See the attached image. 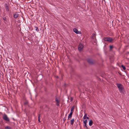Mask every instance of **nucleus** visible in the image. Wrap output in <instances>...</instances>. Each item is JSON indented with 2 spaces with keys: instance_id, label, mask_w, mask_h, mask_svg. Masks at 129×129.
<instances>
[{
  "instance_id": "8",
  "label": "nucleus",
  "mask_w": 129,
  "mask_h": 129,
  "mask_svg": "<svg viewBox=\"0 0 129 129\" xmlns=\"http://www.w3.org/2000/svg\"><path fill=\"white\" fill-rule=\"evenodd\" d=\"M55 101L56 102V105L57 106H59L60 104V101L57 99V98H56Z\"/></svg>"
},
{
  "instance_id": "5",
  "label": "nucleus",
  "mask_w": 129,
  "mask_h": 129,
  "mask_svg": "<svg viewBox=\"0 0 129 129\" xmlns=\"http://www.w3.org/2000/svg\"><path fill=\"white\" fill-rule=\"evenodd\" d=\"M9 4L7 3H5L4 5V7L5 8L6 11L7 12H8L9 11Z\"/></svg>"
},
{
  "instance_id": "18",
  "label": "nucleus",
  "mask_w": 129,
  "mask_h": 129,
  "mask_svg": "<svg viewBox=\"0 0 129 129\" xmlns=\"http://www.w3.org/2000/svg\"><path fill=\"white\" fill-rule=\"evenodd\" d=\"M110 50L112 49L113 48V45H110Z\"/></svg>"
},
{
  "instance_id": "13",
  "label": "nucleus",
  "mask_w": 129,
  "mask_h": 129,
  "mask_svg": "<svg viewBox=\"0 0 129 129\" xmlns=\"http://www.w3.org/2000/svg\"><path fill=\"white\" fill-rule=\"evenodd\" d=\"M88 62L90 64H92L93 63L92 60L90 59H88L87 60Z\"/></svg>"
},
{
  "instance_id": "23",
  "label": "nucleus",
  "mask_w": 129,
  "mask_h": 129,
  "mask_svg": "<svg viewBox=\"0 0 129 129\" xmlns=\"http://www.w3.org/2000/svg\"><path fill=\"white\" fill-rule=\"evenodd\" d=\"M63 120L65 121V120H66V118L64 117L63 119Z\"/></svg>"
},
{
  "instance_id": "1",
  "label": "nucleus",
  "mask_w": 129,
  "mask_h": 129,
  "mask_svg": "<svg viewBox=\"0 0 129 129\" xmlns=\"http://www.w3.org/2000/svg\"><path fill=\"white\" fill-rule=\"evenodd\" d=\"M119 92L121 93H123L124 90L123 86L121 84L117 83L116 84Z\"/></svg>"
},
{
  "instance_id": "11",
  "label": "nucleus",
  "mask_w": 129,
  "mask_h": 129,
  "mask_svg": "<svg viewBox=\"0 0 129 129\" xmlns=\"http://www.w3.org/2000/svg\"><path fill=\"white\" fill-rule=\"evenodd\" d=\"M93 124V121L92 120H90L89 122V125L90 126H91Z\"/></svg>"
},
{
  "instance_id": "9",
  "label": "nucleus",
  "mask_w": 129,
  "mask_h": 129,
  "mask_svg": "<svg viewBox=\"0 0 129 129\" xmlns=\"http://www.w3.org/2000/svg\"><path fill=\"white\" fill-rule=\"evenodd\" d=\"M74 31L77 34H79V32L78 31V30L76 28H74L73 29Z\"/></svg>"
},
{
  "instance_id": "19",
  "label": "nucleus",
  "mask_w": 129,
  "mask_h": 129,
  "mask_svg": "<svg viewBox=\"0 0 129 129\" xmlns=\"http://www.w3.org/2000/svg\"><path fill=\"white\" fill-rule=\"evenodd\" d=\"M74 109V107H72L71 109V112H73V110Z\"/></svg>"
},
{
  "instance_id": "20",
  "label": "nucleus",
  "mask_w": 129,
  "mask_h": 129,
  "mask_svg": "<svg viewBox=\"0 0 129 129\" xmlns=\"http://www.w3.org/2000/svg\"><path fill=\"white\" fill-rule=\"evenodd\" d=\"M35 29H36V31H39V29H38V27H36H36H35Z\"/></svg>"
},
{
  "instance_id": "2",
  "label": "nucleus",
  "mask_w": 129,
  "mask_h": 129,
  "mask_svg": "<svg viewBox=\"0 0 129 129\" xmlns=\"http://www.w3.org/2000/svg\"><path fill=\"white\" fill-rule=\"evenodd\" d=\"M3 118L4 120L7 122H10V120L7 115L5 114L3 115Z\"/></svg>"
},
{
  "instance_id": "7",
  "label": "nucleus",
  "mask_w": 129,
  "mask_h": 129,
  "mask_svg": "<svg viewBox=\"0 0 129 129\" xmlns=\"http://www.w3.org/2000/svg\"><path fill=\"white\" fill-rule=\"evenodd\" d=\"M19 16V14L17 12H16L14 14V17L15 18H17Z\"/></svg>"
},
{
  "instance_id": "16",
  "label": "nucleus",
  "mask_w": 129,
  "mask_h": 129,
  "mask_svg": "<svg viewBox=\"0 0 129 129\" xmlns=\"http://www.w3.org/2000/svg\"><path fill=\"white\" fill-rule=\"evenodd\" d=\"M121 67H122V68L123 69V70H125L126 69V68H125V67L123 65H122L121 66Z\"/></svg>"
},
{
  "instance_id": "4",
  "label": "nucleus",
  "mask_w": 129,
  "mask_h": 129,
  "mask_svg": "<svg viewBox=\"0 0 129 129\" xmlns=\"http://www.w3.org/2000/svg\"><path fill=\"white\" fill-rule=\"evenodd\" d=\"M83 48V46L82 44H80L79 45L78 49L79 51H81L82 50Z\"/></svg>"
},
{
  "instance_id": "3",
  "label": "nucleus",
  "mask_w": 129,
  "mask_h": 129,
  "mask_svg": "<svg viewBox=\"0 0 129 129\" xmlns=\"http://www.w3.org/2000/svg\"><path fill=\"white\" fill-rule=\"evenodd\" d=\"M104 40L106 41H108L109 42H111L113 40V39L112 38H105L104 39Z\"/></svg>"
},
{
  "instance_id": "6",
  "label": "nucleus",
  "mask_w": 129,
  "mask_h": 129,
  "mask_svg": "<svg viewBox=\"0 0 129 129\" xmlns=\"http://www.w3.org/2000/svg\"><path fill=\"white\" fill-rule=\"evenodd\" d=\"M73 112H71L69 115L68 116V120H70L71 119V117H72V114H73Z\"/></svg>"
},
{
  "instance_id": "17",
  "label": "nucleus",
  "mask_w": 129,
  "mask_h": 129,
  "mask_svg": "<svg viewBox=\"0 0 129 129\" xmlns=\"http://www.w3.org/2000/svg\"><path fill=\"white\" fill-rule=\"evenodd\" d=\"M84 126L86 128V129H87L88 128L87 126L86 123H84Z\"/></svg>"
},
{
  "instance_id": "14",
  "label": "nucleus",
  "mask_w": 129,
  "mask_h": 129,
  "mask_svg": "<svg viewBox=\"0 0 129 129\" xmlns=\"http://www.w3.org/2000/svg\"><path fill=\"white\" fill-rule=\"evenodd\" d=\"M5 128L6 129H11V128L10 126H6L5 127Z\"/></svg>"
},
{
  "instance_id": "15",
  "label": "nucleus",
  "mask_w": 129,
  "mask_h": 129,
  "mask_svg": "<svg viewBox=\"0 0 129 129\" xmlns=\"http://www.w3.org/2000/svg\"><path fill=\"white\" fill-rule=\"evenodd\" d=\"M87 119H86L84 120V119L83 120V123H86L87 122Z\"/></svg>"
},
{
  "instance_id": "22",
  "label": "nucleus",
  "mask_w": 129,
  "mask_h": 129,
  "mask_svg": "<svg viewBox=\"0 0 129 129\" xmlns=\"http://www.w3.org/2000/svg\"><path fill=\"white\" fill-rule=\"evenodd\" d=\"M3 19L4 20L6 21V17H3Z\"/></svg>"
},
{
  "instance_id": "21",
  "label": "nucleus",
  "mask_w": 129,
  "mask_h": 129,
  "mask_svg": "<svg viewBox=\"0 0 129 129\" xmlns=\"http://www.w3.org/2000/svg\"><path fill=\"white\" fill-rule=\"evenodd\" d=\"M40 115H39V117H38V120L39 122H40Z\"/></svg>"
},
{
  "instance_id": "12",
  "label": "nucleus",
  "mask_w": 129,
  "mask_h": 129,
  "mask_svg": "<svg viewBox=\"0 0 129 129\" xmlns=\"http://www.w3.org/2000/svg\"><path fill=\"white\" fill-rule=\"evenodd\" d=\"M83 118L84 119L87 118V119H88L89 118L88 117H87V115L86 114H85V115L83 117Z\"/></svg>"
},
{
  "instance_id": "10",
  "label": "nucleus",
  "mask_w": 129,
  "mask_h": 129,
  "mask_svg": "<svg viewBox=\"0 0 129 129\" xmlns=\"http://www.w3.org/2000/svg\"><path fill=\"white\" fill-rule=\"evenodd\" d=\"M74 118L70 120V123L71 125H73L74 123Z\"/></svg>"
}]
</instances>
